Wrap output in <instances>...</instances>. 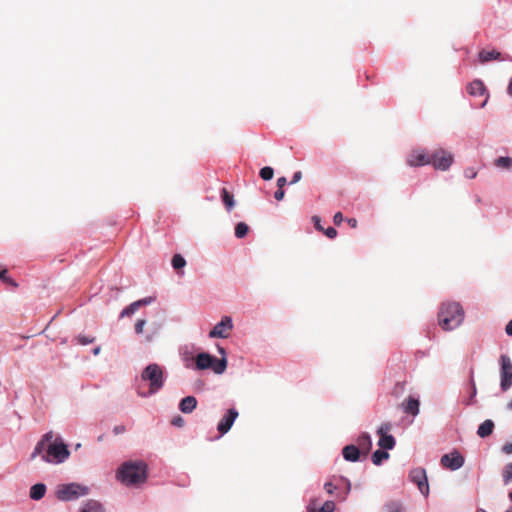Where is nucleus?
Returning <instances> with one entry per match:
<instances>
[{
    "instance_id": "nucleus-22",
    "label": "nucleus",
    "mask_w": 512,
    "mask_h": 512,
    "mask_svg": "<svg viewBox=\"0 0 512 512\" xmlns=\"http://www.w3.org/2000/svg\"><path fill=\"white\" fill-rule=\"evenodd\" d=\"M46 486L42 483L35 484L30 489V498L33 500H40L44 497Z\"/></svg>"
},
{
    "instance_id": "nucleus-43",
    "label": "nucleus",
    "mask_w": 512,
    "mask_h": 512,
    "mask_svg": "<svg viewBox=\"0 0 512 512\" xmlns=\"http://www.w3.org/2000/svg\"><path fill=\"white\" fill-rule=\"evenodd\" d=\"M350 487H351L350 482H349L348 480H346V488H345V491L343 492V494L338 495L337 497H338L339 499H341V500H345V499H346V497H347V495H348V494H349V492H350Z\"/></svg>"
},
{
    "instance_id": "nucleus-19",
    "label": "nucleus",
    "mask_w": 512,
    "mask_h": 512,
    "mask_svg": "<svg viewBox=\"0 0 512 512\" xmlns=\"http://www.w3.org/2000/svg\"><path fill=\"white\" fill-rule=\"evenodd\" d=\"M494 427V422L490 419H487L479 425L477 429V435L480 438H486L493 433Z\"/></svg>"
},
{
    "instance_id": "nucleus-62",
    "label": "nucleus",
    "mask_w": 512,
    "mask_h": 512,
    "mask_svg": "<svg viewBox=\"0 0 512 512\" xmlns=\"http://www.w3.org/2000/svg\"><path fill=\"white\" fill-rule=\"evenodd\" d=\"M510 500L512 501V491L509 494Z\"/></svg>"
},
{
    "instance_id": "nucleus-46",
    "label": "nucleus",
    "mask_w": 512,
    "mask_h": 512,
    "mask_svg": "<svg viewBox=\"0 0 512 512\" xmlns=\"http://www.w3.org/2000/svg\"><path fill=\"white\" fill-rule=\"evenodd\" d=\"M476 393H477L476 385H475V383L472 381V392H471L470 400L467 402V404H468V405L473 403V399H474V397L476 396Z\"/></svg>"
},
{
    "instance_id": "nucleus-54",
    "label": "nucleus",
    "mask_w": 512,
    "mask_h": 512,
    "mask_svg": "<svg viewBox=\"0 0 512 512\" xmlns=\"http://www.w3.org/2000/svg\"><path fill=\"white\" fill-rule=\"evenodd\" d=\"M466 176H467L468 178H474V177L476 176V173H475V172H473V171H471V172L466 171Z\"/></svg>"
},
{
    "instance_id": "nucleus-45",
    "label": "nucleus",
    "mask_w": 512,
    "mask_h": 512,
    "mask_svg": "<svg viewBox=\"0 0 512 512\" xmlns=\"http://www.w3.org/2000/svg\"><path fill=\"white\" fill-rule=\"evenodd\" d=\"M502 451L505 454H512V442L504 444L502 447Z\"/></svg>"
},
{
    "instance_id": "nucleus-1",
    "label": "nucleus",
    "mask_w": 512,
    "mask_h": 512,
    "mask_svg": "<svg viewBox=\"0 0 512 512\" xmlns=\"http://www.w3.org/2000/svg\"><path fill=\"white\" fill-rule=\"evenodd\" d=\"M116 478L126 486L142 484L147 479V465L144 461H126L117 469Z\"/></svg>"
},
{
    "instance_id": "nucleus-37",
    "label": "nucleus",
    "mask_w": 512,
    "mask_h": 512,
    "mask_svg": "<svg viewBox=\"0 0 512 512\" xmlns=\"http://www.w3.org/2000/svg\"><path fill=\"white\" fill-rule=\"evenodd\" d=\"M328 238L333 239L337 236V231L333 227H328L322 231Z\"/></svg>"
},
{
    "instance_id": "nucleus-61",
    "label": "nucleus",
    "mask_w": 512,
    "mask_h": 512,
    "mask_svg": "<svg viewBox=\"0 0 512 512\" xmlns=\"http://www.w3.org/2000/svg\"><path fill=\"white\" fill-rule=\"evenodd\" d=\"M486 102H487V98L483 101V103L481 104V107H484Z\"/></svg>"
},
{
    "instance_id": "nucleus-41",
    "label": "nucleus",
    "mask_w": 512,
    "mask_h": 512,
    "mask_svg": "<svg viewBox=\"0 0 512 512\" xmlns=\"http://www.w3.org/2000/svg\"><path fill=\"white\" fill-rule=\"evenodd\" d=\"M284 196H285V192H284V189H283V188H278V189L276 190V192L274 193V197H275V199H276L277 201H281V200H283Z\"/></svg>"
},
{
    "instance_id": "nucleus-53",
    "label": "nucleus",
    "mask_w": 512,
    "mask_h": 512,
    "mask_svg": "<svg viewBox=\"0 0 512 512\" xmlns=\"http://www.w3.org/2000/svg\"><path fill=\"white\" fill-rule=\"evenodd\" d=\"M5 284L10 285L13 288H17L18 287V283L14 279H12L11 277L8 279L7 282H5Z\"/></svg>"
},
{
    "instance_id": "nucleus-40",
    "label": "nucleus",
    "mask_w": 512,
    "mask_h": 512,
    "mask_svg": "<svg viewBox=\"0 0 512 512\" xmlns=\"http://www.w3.org/2000/svg\"><path fill=\"white\" fill-rule=\"evenodd\" d=\"M314 222V226L318 231H324L323 226L321 225V219L318 216H313L312 218Z\"/></svg>"
},
{
    "instance_id": "nucleus-5",
    "label": "nucleus",
    "mask_w": 512,
    "mask_h": 512,
    "mask_svg": "<svg viewBox=\"0 0 512 512\" xmlns=\"http://www.w3.org/2000/svg\"><path fill=\"white\" fill-rule=\"evenodd\" d=\"M430 158V164H432L435 169L442 171L449 169L454 160L453 155L443 148L436 149L430 155Z\"/></svg>"
},
{
    "instance_id": "nucleus-31",
    "label": "nucleus",
    "mask_w": 512,
    "mask_h": 512,
    "mask_svg": "<svg viewBox=\"0 0 512 512\" xmlns=\"http://www.w3.org/2000/svg\"><path fill=\"white\" fill-rule=\"evenodd\" d=\"M186 265L185 259L180 254H175L172 258V266L175 270H179Z\"/></svg>"
},
{
    "instance_id": "nucleus-12",
    "label": "nucleus",
    "mask_w": 512,
    "mask_h": 512,
    "mask_svg": "<svg viewBox=\"0 0 512 512\" xmlns=\"http://www.w3.org/2000/svg\"><path fill=\"white\" fill-rule=\"evenodd\" d=\"M406 162L411 167H418L430 164L431 158L430 155L425 152V150L414 149L408 154Z\"/></svg>"
},
{
    "instance_id": "nucleus-30",
    "label": "nucleus",
    "mask_w": 512,
    "mask_h": 512,
    "mask_svg": "<svg viewBox=\"0 0 512 512\" xmlns=\"http://www.w3.org/2000/svg\"><path fill=\"white\" fill-rule=\"evenodd\" d=\"M385 512H403L402 505L397 501L388 502L384 506Z\"/></svg>"
},
{
    "instance_id": "nucleus-57",
    "label": "nucleus",
    "mask_w": 512,
    "mask_h": 512,
    "mask_svg": "<svg viewBox=\"0 0 512 512\" xmlns=\"http://www.w3.org/2000/svg\"><path fill=\"white\" fill-rule=\"evenodd\" d=\"M100 350H101V348H100V347H96V348H94V349H93V354H94V355H98V354L100 353Z\"/></svg>"
},
{
    "instance_id": "nucleus-42",
    "label": "nucleus",
    "mask_w": 512,
    "mask_h": 512,
    "mask_svg": "<svg viewBox=\"0 0 512 512\" xmlns=\"http://www.w3.org/2000/svg\"><path fill=\"white\" fill-rule=\"evenodd\" d=\"M324 488L326 490V492L328 494H333L334 491L337 489V486H335L333 483L331 482H327L325 485H324Z\"/></svg>"
},
{
    "instance_id": "nucleus-29",
    "label": "nucleus",
    "mask_w": 512,
    "mask_h": 512,
    "mask_svg": "<svg viewBox=\"0 0 512 512\" xmlns=\"http://www.w3.org/2000/svg\"><path fill=\"white\" fill-rule=\"evenodd\" d=\"M495 165L502 169H510L512 167V159L510 157H499L495 160Z\"/></svg>"
},
{
    "instance_id": "nucleus-28",
    "label": "nucleus",
    "mask_w": 512,
    "mask_h": 512,
    "mask_svg": "<svg viewBox=\"0 0 512 512\" xmlns=\"http://www.w3.org/2000/svg\"><path fill=\"white\" fill-rule=\"evenodd\" d=\"M502 479L504 484H509L512 481V462L504 466L502 470Z\"/></svg>"
},
{
    "instance_id": "nucleus-23",
    "label": "nucleus",
    "mask_w": 512,
    "mask_h": 512,
    "mask_svg": "<svg viewBox=\"0 0 512 512\" xmlns=\"http://www.w3.org/2000/svg\"><path fill=\"white\" fill-rule=\"evenodd\" d=\"M501 57V53L495 50L492 51H481L479 53L480 62L485 63L491 60H498Z\"/></svg>"
},
{
    "instance_id": "nucleus-49",
    "label": "nucleus",
    "mask_w": 512,
    "mask_h": 512,
    "mask_svg": "<svg viewBox=\"0 0 512 512\" xmlns=\"http://www.w3.org/2000/svg\"><path fill=\"white\" fill-rule=\"evenodd\" d=\"M302 178V173L300 171H297L294 173L293 178L291 180V184L297 183Z\"/></svg>"
},
{
    "instance_id": "nucleus-56",
    "label": "nucleus",
    "mask_w": 512,
    "mask_h": 512,
    "mask_svg": "<svg viewBox=\"0 0 512 512\" xmlns=\"http://www.w3.org/2000/svg\"><path fill=\"white\" fill-rule=\"evenodd\" d=\"M507 90H508V93L512 96V79L510 80Z\"/></svg>"
},
{
    "instance_id": "nucleus-44",
    "label": "nucleus",
    "mask_w": 512,
    "mask_h": 512,
    "mask_svg": "<svg viewBox=\"0 0 512 512\" xmlns=\"http://www.w3.org/2000/svg\"><path fill=\"white\" fill-rule=\"evenodd\" d=\"M333 221L336 225H340L343 221V215L341 212H337L334 217H333Z\"/></svg>"
},
{
    "instance_id": "nucleus-33",
    "label": "nucleus",
    "mask_w": 512,
    "mask_h": 512,
    "mask_svg": "<svg viewBox=\"0 0 512 512\" xmlns=\"http://www.w3.org/2000/svg\"><path fill=\"white\" fill-rule=\"evenodd\" d=\"M335 503L333 501H326L320 508L319 512H334Z\"/></svg>"
},
{
    "instance_id": "nucleus-38",
    "label": "nucleus",
    "mask_w": 512,
    "mask_h": 512,
    "mask_svg": "<svg viewBox=\"0 0 512 512\" xmlns=\"http://www.w3.org/2000/svg\"><path fill=\"white\" fill-rule=\"evenodd\" d=\"M146 324V321L143 319H140L135 324V332L137 334H141L143 332L144 326Z\"/></svg>"
},
{
    "instance_id": "nucleus-18",
    "label": "nucleus",
    "mask_w": 512,
    "mask_h": 512,
    "mask_svg": "<svg viewBox=\"0 0 512 512\" xmlns=\"http://www.w3.org/2000/svg\"><path fill=\"white\" fill-rule=\"evenodd\" d=\"M467 91L472 96H482L487 92L484 83L480 80H474L471 82L467 87Z\"/></svg>"
},
{
    "instance_id": "nucleus-17",
    "label": "nucleus",
    "mask_w": 512,
    "mask_h": 512,
    "mask_svg": "<svg viewBox=\"0 0 512 512\" xmlns=\"http://www.w3.org/2000/svg\"><path fill=\"white\" fill-rule=\"evenodd\" d=\"M197 406V400L194 396L184 397L179 404V409L183 413H191Z\"/></svg>"
},
{
    "instance_id": "nucleus-58",
    "label": "nucleus",
    "mask_w": 512,
    "mask_h": 512,
    "mask_svg": "<svg viewBox=\"0 0 512 512\" xmlns=\"http://www.w3.org/2000/svg\"><path fill=\"white\" fill-rule=\"evenodd\" d=\"M349 223H350V225H351L352 227H355L357 222H356V220H355V219H350V220H349Z\"/></svg>"
},
{
    "instance_id": "nucleus-16",
    "label": "nucleus",
    "mask_w": 512,
    "mask_h": 512,
    "mask_svg": "<svg viewBox=\"0 0 512 512\" xmlns=\"http://www.w3.org/2000/svg\"><path fill=\"white\" fill-rule=\"evenodd\" d=\"M342 455L345 460L350 462H356L360 457V450L355 445H347L342 450Z\"/></svg>"
},
{
    "instance_id": "nucleus-13",
    "label": "nucleus",
    "mask_w": 512,
    "mask_h": 512,
    "mask_svg": "<svg viewBox=\"0 0 512 512\" xmlns=\"http://www.w3.org/2000/svg\"><path fill=\"white\" fill-rule=\"evenodd\" d=\"M390 423H383L378 429L377 433L380 436L378 445L382 449H393L395 446V439L392 435H389L388 432L391 430Z\"/></svg>"
},
{
    "instance_id": "nucleus-50",
    "label": "nucleus",
    "mask_w": 512,
    "mask_h": 512,
    "mask_svg": "<svg viewBox=\"0 0 512 512\" xmlns=\"http://www.w3.org/2000/svg\"><path fill=\"white\" fill-rule=\"evenodd\" d=\"M287 184V179L285 177H280L277 180L278 188H283Z\"/></svg>"
},
{
    "instance_id": "nucleus-2",
    "label": "nucleus",
    "mask_w": 512,
    "mask_h": 512,
    "mask_svg": "<svg viewBox=\"0 0 512 512\" xmlns=\"http://www.w3.org/2000/svg\"><path fill=\"white\" fill-rule=\"evenodd\" d=\"M464 319V311L459 303L447 302L440 306L438 323L445 331H450L461 325Z\"/></svg>"
},
{
    "instance_id": "nucleus-6",
    "label": "nucleus",
    "mask_w": 512,
    "mask_h": 512,
    "mask_svg": "<svg viewBox=\"0 0 512 512\" xmlns=\"http://www.w3.org/2000/svg\"><path fill=\"white\" fill-rule=\"evenodd\" d=\"M500 364H501L500 386L503 391H507L512 386V362H511V359L509 358V356L501 355Z\"/></svg>"
},
{
    "instance_id": "nucleus-11",
    "label": "nucleus",
    "mask_w": 512,
    "mask_h": 512,
    "mask_svg": "<svg viewBox=\"0 0 512 512\" xmlns=\"http://www.w3.org/2000/svg\"><path fill=\"white\" fill-rule=\"evenodd\" d=\"M440 463L443 467L452 471L461 468L464 465V457L456 450L451 453L444 454Z\"/></svg>"
},
{
    "instance_id": "nucleus-47",
    "label": "nucleus",
    "mask_w": 512,
    "mask_h": 512,
    "mask_svg": "<svg viewBox=\"0 0 512 512\" xmlns=\"http://www.w3.org/2000/svg\"><path fill=\"white\" fill-rule=\"evenodd\" d=\"M126 431V428L124 425H118V426H115L114 429H113V432L116 434V435H119V434H122Z\"/></svg>"
},
{
    "instance_id": "nucleus-15",
    "label": "nucleus",
    "mask_w": 512,
    "mask_h": 512,
    "mask_svg": "<svg viewBox=\"0 0 512 512\" xmlns=\"http://www.w3.org/2000/svg\"><path fill=\"white\" fill-rule=\"evenodd\" d=\"M151 302V298H144L131 303L129 306L124 308L120 314V317H129L133 315L140 307L145 306Z\"/></svg>"
},
{
    "instance_id": "nucleus-24",
    "label": "nucleus",
    "mask_w": 512,
    "mask_h": 512,
    "mask_svg": "<svg viewBox=\"0 0 512 512\" xmlns=\"http://www.w3.org/2000/svg\"><path fill=\"white\" fill-rule=\"evenodd\" d=\"M221 198L227 211H231L235 205L233 195L226 188H223L221 190Z\"/></svg>"
},
{
    "instance_id": "nucleus-59",
    "label": "nucleus",
    "mask_w": 512,
    "mask_h": 512,
    "mask_svg": "<svg viewBox=\"0 0 512 512\" xmlns=\"http://www.w3.org/2000/svg\"><path fill=\"white\" fill-rule=\"evenodd\" d=\"M152 339H153V336H152V335H147V336H146V341H147V342L152 341Z\"/></svg>"
},
{
    "instance_id": "nucleus-63",
    "label": "nucleus",
    "mask_w": 512,
    "mask_h": 512,
    "mask_svg": "<svg viewBox=\"0 0 512 512\" xmlns=\"http://www.w3.org/2000/svg\"><path fill=\"white\" fill-rule=\"evenodd\" d=\"M477 512H486V511H484V510L480 509V510H478Z\"/></svg>"
},
{
    "instance_id": "nucleus-60",
    "label": "nucleus",
    "mask_w": 512,
    "mask_h": 512,
    "mask_svg": "<svg viewBox=\"0 0 512 512\" xmlns=\"http://www.w3.org/2000/svg\"><path fill=\"white\" fill-rule=\"evenodd\" d=\"M507 407L512 410V399L509 401V403L507 404Z\"/></svg>"
},
{
    "instance_id": "nucleus-36",
    "label": "nucleus",
    "mask_w": 512,
    "mask_h": 512,
    "mask_svg": "<svg viewBox=\"0 0 512 512\" xmlns=\"http://www.w3.org/2000/svg\"><path fill=\"white\" fill-rule=\"evenodd\" d=\"M45 447L44 441H39L34 448V451L31 455V458L34 459L36 456L40 455Z\"/></svg>"
},
{
    "instance_id": "nucleus-14",
    "label": "nucleus",
    "mask_w": 512,
    "mask_h": 512,
    "mask_svg": "<svg viewBox=\"0 0 512 512\" xmlns=\"http://www.w3.org/2000/svg\"><path fill=\"white\" fill-rule=\"evenodd\" d=\"M238 415L239 413L235 408H230L226 414L223 415L217 425V430L221 436L226 434L231 429Z\"/></svg>"
},
{
    "instance_id": "nucleus-20",
    "label": "nucleus",
    "mask_w": 512,
    "mask_h": 512,
    "mask_svg": "<svg viewBox=\"0 0 512 512\" xmlns=\"http://www.w3.org/2000/svg\"><path fill=\"white\" fill-rule=\"evenodd\" d=\"M405 413L410 415H417L419 413V401L413 397H409L406 402L402 403Z\"/></svg>"
},
{
    "instance_id": "nucleus-51",
    "label": "nucleus",
    "mask_w": 512,
    "mask_h": 512,
    "mask_svg": "<svg viewBox=\"0 0 512 512\" xmlns=\"http://www.w3.org/2000/svg\"><path fill=\"white\" fill-rule=\"evenodd\" d=\"M53 439V433L52 432H48L46 433L43 438L41 439V441H44V444L46 442H50L51 440Z\"/></svg>"
},
{
    "instance_id": "nucleus-4",
    "label": "nucleus",
    "mask_w": 512,
    "mask_h": 512,
    "mask_svg": "<svg viewBox=\"0 0 512 512\" xmlns=\"http://www.w3.org/2000/svg\"><path fill=\"white\" fill-rule=\"evenodd\" d=\"M196 368L205 370L211 368L216 374H222L227 368V359H217L208 353H199L195 358Z\"/></svg>"
},
{
    "instance_id": "nucleus-39",
    "label": "nucleus",
    "mask_w": 512,
    "mask_h": 512,
    "mask_svg": "<svg viewBox=\"0 0 512 512\" xmlns=\"http://www.w3.org/2000/svg\"><path fill=\"white\" fill-rule=\"evenodd\" d=\"M172 425L182 427L185 423L184 419L180 416L174 417L171 421Z\"/></svg>"
},
{
    "instance_id": "nucleus-8",
    "label": "nucleus",
    "mask_w": 512,
    "mask_h": 512,
    "mask_svg": "<svg viewBox=\"0 0 512 512\" xmlns=\"http://www.w3.org/2000/svg\"><path fill=\"white\" fill-rule=\"evenodd\" d=\"M410 480L415 483L424 496L429 494V484L427 480L426 470L422 467L414 468L409 473Z\"/></svg>"
},
{
    "instance_id": "nucleus-52",
    "label": "nucleus",
    "mask_w": 512,
    "mask_h": 512,
    "mask_svg": "<svg viewBox=\"0 0 512 512\" xmlns=\"http://www.w3.org/2000/svg\"><path fill=\"white\" fill-rule=\"evenodd\" d=\"M505 331L509 336H512V319L506 325Z\"/></svg>"
},
{
    "instance_id": "nucleus-21",
    "label": "nucleus",
    "mask_w": 512,
    "mask_h": 512,
    "mask_svg": "<svg viewBox=\"0 0 512 512\" xmlns=\"http://www.w3.org/2000/svg\"><path fill=\"white\" fill-rule=\"evenodd\" d=\"M357 444L359 450L361 449L365 454H368L372 448V440L368 433H362L358 439Z\"/></svg>"
},
{
    "instance_id": "nucleus-35",
    "label": "nucleus",
    "mask_w": 512,
    "mask_h": 512,
    "mask_svg": "<svg viewBox=\"0 0 512 512\" xmlns=\"http://www.w3.org/2000/svg\"><path fill=\"white\" fill-rule=\"evenodd\" d=\"M45 447L44 441H39L34 448V451L31 455V458L34 459L36 456L40 455Z\"/></svg>"
},
{
    "instance_id": "nucleus-55",
    "label": "nucleus",
    "mask_w": 512,
    "mask_h": 512,
    "mask_svg": "<svg viewBox=\"0 0 512 512\" xmlns=\"http://www.w3.org/2000/svg\"><path fill=\"white\" fill-rule=\"evenodd\" d=\"M218 352L222 355V357H225V349L221 346H218Z\"/></svg>"
},
{
    "instance_id": "nucleus-26",
    "label": "nucleus",
    "mask_w": 512,
    "mask_h": 512,
    "mask_svg": "<svg viewBox=\"0 0 512 512\" xmlns=\"http://www.w3.org/2000/svg\"><path fill=\"white\" fill-rule=\"evenodd\" d=\"M388 458H389L388 452L383 451L382 449H378L372 455V462L374 465H380L383 460H386Z\"/></svg>"
},
{
    "instance_id": "nucleus-10",
    "label": "nucleus",
    "mask_w": 512,
    "mask_h": 512,
    "mask_svg": "<svg viewBox=\"0 0 512 512\" xmlns=\"http://www.w3.org/2000/svg\"><path fill=\"white\" fill-rule=\"evenodd\" d=\"M233 328L232 319L224 316L219 323L209 332L210 338H227Z\"/></svg>"
},
{
    "instance_id": "nucleus-7",
    "label": "nucleus",
    "mask_w": 512,
    "mask_h": 512,
    "mask_svg": "<svg viewBox=\"0 0 512 512\" xmlns=\"http://www.w3.org/2000/svg\"><path fill=\"white\" fill-rule=\"evenodd\" d=\"M69 451L64 443H51L47 448V455L43 456V460L50 462L52 457L55 462H63L69 456Z\"/></svg>"
},
{
    "instance_id": "nucleus-27",
    "label": "nucleus",
    "mask_w": 512,
    "mask_h": 512,
    "mask_svg": "<svg viewBox=\"0 0 512 512\" xmlns=\"http://www.w3.org/2000/svg\"><path fill=\"white\" fill-rule=\"evenodd\" d=\"M249 231V226L244 222H239L235 227V236L237 238H244Z\"/></svg>"
},
{
    "instance_id": "nucleus-25",
    "label": "nucleus",
    "mask_w": 512,
    "mask_h": 512,
    "mask_svg": "<svg viewBox=\"0 0 512 512\" xmlns=\"http://www.w3.org/2000/svg\"><path fill=\"white\" fill-rule=\"evenodd\" d=\"M81 512H105V510L99 502L89 500L85 503Z\"/></svg>"
},
{
    "instance_id": "nucleus-32",
    "label": "nucleus",
    "mask_w": 512,
    "mask_h": 512,
    "mask_svg": "<svg viewBox=\"0 0 512 512\" xmlns=\"http://www.w3.org/2000/svg\"><path fill=\"white\" fill-rule=\"evenodd\" d=\"M273 175H274V170L269 166L263 167L260 170V177L263 180H266V181L271 180L273 178Z\"/></svg>"
},
{
    "instance_id": "nucleus-3",
    "label": "nucleus",
    "mask_w": 512,
    "mask_h": 512,
    "mask_svg": "<svg viewBox=\"0 0 512 512\" xmlns=\"http://www.w3.org/2000/svg\"><path fill=\"white\" fill-rule=\"evenodd\" d=\"M141 380L149 382V390L143 392L138 390V395L147 397L157 393L164 386V371L162 367L156 363L149 364L141 373Z\"/></svg>"
},
{
    "instance_id": "nucleus-48",
    "label": "nucleus",
    "mask_w": 512,
    "mask_h": 512,
    "mask_svg": "<svg viewBox=\"0 0 512 512\" xmlns=\"http://www.w3.org/2000/svg\"><path fill=\"white\" fill-rule=\"evenodd\" d=\"M9 278H10V277H9V276H7V269H2V270L0 271V280H1L2 282H4V283H5V282H7V281H8V279H9Z\"/></svg>"
},
{
    "instance_id": "nucleus-34",
    "label": "nucleus",
    "mask_w": 512,
    "mask_h": 512,
    "mask_svg": "<svg viewBox=\"0 0 512 512\" xmlns=\"http://www.w3.org/2000/svg\"><path fill=\"white\" fill-rule=\"evenodd\" d=\"M94 340H95L94 337H89V336H85V335H79L77 337V341L81 345H87V344L93 343Z\"/></svg>"
},
{
    "instance_id": "nucleus-9",
    "label": "nucleus",
    "mask_w": 512,
    "mask_h": 512,
    "mask_svg": "<svg viewBox=\"0 0 512 512\" xmlns=\"http://www.w3.org/2000/svg\"><path fill=\"white\" fill-rule=\"evenodd\" d=\"M88 494V488L78 484H68L58 490V497L62 500H71Z\"/></svg>"
}]
</instances>
